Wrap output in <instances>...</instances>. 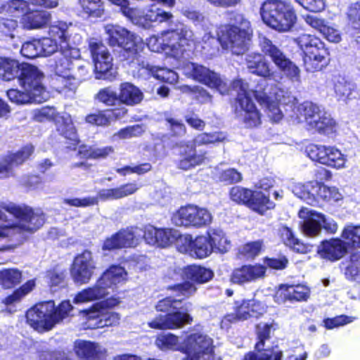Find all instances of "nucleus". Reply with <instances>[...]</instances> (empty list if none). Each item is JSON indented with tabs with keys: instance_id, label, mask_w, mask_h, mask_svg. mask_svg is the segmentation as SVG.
Instances as JSON below:
<instances>
[{
	"instance_id": "3c124183",
	"label": "nucleus",
	"mask_w": 360,
	"mask_h": 360,
	"mask_svg": "<svg viewBox=\"0 0 360 360\" xmlns=\"http://www.w3.org/2000/svg\"><path fill=\"white\" fill-rule=\"evenodd\" d=\"M280 235L283 243L297 252H304L306 248L294 236L291 229L286 226L280 229Z\"/></svg>"
},
{
	"instance_id": "4468645a",
	"label": "nucleus",
	"mask_w": 360,
	"mask_h": 360,
	"mask_svg": "<svg viewBox=\"0 0 360 360\" xmlns=\"http://www.w3.org/2000/svg\"><path fill=\"white\" fill-rule=\"evenodd\" d=\"M212 214L206 208L189 205L181 207L173 214L172 221L178 226L202 229L209 226L212 221Z\"/></svg>"
},
{
	"instance_id": "ea45409f",
	"label": "nucleus",
	"mask_w": 360,
	"mask_h": 360,
	"mask_svg": "<svg viewBox=\"0 0 360 360\" xmlns=\"http://www.w3.org/2000/svg\"><path fill=\"white\" fill-rule=\"evenodd\" d=\"M207 234L210 245H212V252L224 254L231 249V241L222 230L219 229H210Z\"/></svg>"
},
{
	"instance_id": "603ef678",
	"label": "nucleus",
	"mask_w": 360,
	"mask_h": 360,
	"mask_svg": "<svg viewBox=\"0 0 360 360\" xmlns=\"http://www.w3.org/2000/svg\"><path fill=\"white\" fill-rule=\"evenodd\" d=\"M114 152L112 146H105L103 148H93L86 146L79 147V155L86 158H104L109 154Z\"/></svg>"
},
{
	"instance_id": "5fc2aeb1",
	"label": "nucleus",
	"mask_w": 360,
	"mask_h": 360,
	"mask_svg": "<svg viewBox=\"0 0 360 360\" xmlns=\"http://www.w3.org/2000/svg\"><path fill=\"white\" fill-rule=\"evenodd\" d=\"M282 352L278 349L265 347L257 354L250 352L247 354L243 360H281Z\"/></svg>"
},
{
	"instance_id": "774afa93",
	"label": "nucleus",
	"mask_w": 360,
	"mask_h": 360,
	"mask_svg": "<svg viewBox=\"0 0 360 360\" xmlns=\"http://www.w3.org/2000/svg\"><path fill=\"white\" fill-rule=\"evenodd\" d=\"M21 54L27 58H34L41 56L39 39L24 43L20 50Z\"/></svg>"
},
{
	"instance_id": "a878e982",
	"label": "nucleus",
	"mask_w": 360,
	"mask_h": 360,
	"mask_svg": "<svg viewBox=\"0 0 360 360\" xmlns=\"http://www.w3.org/2000/svg\"><path fill=\"white\" fill-rule=\"evenodd\" d=\"M142 236V229L136 226L128 227L107 238L103 243V249L111 250L122 248L136 247L140 243Z\"/></svg>"
},
{
	"instance_id": "b1692460",
	"label": "nucleus",
	"mask_w": 360,
	"mask_h": 360,
	"mask_svg": "<svg viewBox=\"0 0 360 360\" xmlns=\"http://www.w3.org/2000/svg\"><path fill=\"white\" fill-rule=\"evenodd\" d=\"M96 268L91 252L84 250L74 259L70 274L73 281L79 285L88 283Z\"/></svg>"
},
{
	"instance_id": "f8f14e48",
	"label": "nucleus",
	"mask_w": 360,
	"mask_h": 360,
	"mask_svg": "<svg viewBox=\"0 0 360 360\" xmlns=\"http://www.w3.org/2000/svg\"><path fill=\"white\" fill-rule=\"evenodd\" d=\"M182 360H216L213 352V340L205 333L193 329L183 340Z\"/></svg>"
},
{
	"instance_id": "2eb2a0df",
	"label": "nucleus",
	"mask_w": 360,
	"mask_h": 360,
	"mask_svg": "<svg viewBox=\"0 0 360 360\" xmlns=\"http://www.w3.org/2000/svg\"><path fill=\"white\" fill-rule=\"evenodd\" d=\"M140 188L141 186L134 181L117 188L100 190L97 197L65 199L64 202L70 206L85 207L98 204V199L107 201L127 197L135 193Z\"/></svg>"
},
{
	"instance_id": "49530a36",
	"label": "nucleus",
	"mask_w": 360,
	"mask_h": 360,
	"mask_svg": "<svg viewBox=\"0 0 360 360\" xmlns=\"http://www.w3.org/2000/svg\"><path fill=\"white\" fill-rule=\"evenodd\" d=\"M29 8L28 3L25 0H11L0 5V13H6L15 18H22Z\"/></svg>"
},
{
	"instance_id": "58836bf2",
	"label": "nucleus",
	"mask_w": 360,
	"mask_h": 360,
	"mask_svg": "<svg viewBox=\"0 0 360 360\" xmlns=\"http://www.w3.org/2000/svg\"><path fill=\"white\" fill-rule=\"evenodd\" d=\"M333 89L338 101L347 102L353 98L355 84L340 75L333 79Z\"/></svg>"
},
{
	"instance_id": "9b49d317",
	"label": "nucleus",
	"mask_w": 360,
	"mask_h": 360,
	"mask_svg": "<svg viewBox=\"0 0 360 360\" xmlns=\"http://www.w3.org/2000/svg\"><path fill=\"white\" fill-rule=\"evenodd\" d=\"M299 115L304 117L310 129L320 134H331L335 132L337 123L331 115L316 103L305 101L297 106Z\"/></svg>"
},
{
	"instance_id": "8fccbe9b",
	"label": "nucleus",
	"mask_w": 360,
	"mask_h": 360,
	"mask_svg": "<svg viewBox=\"0 0 360 360\" xmlns=\"http://www.w3.org/2000/svg\"><path fill=\"white\" fill-rule=\"evenodd\" d=\"M22 272L18 269H5L0 271V285L11 288L21 282Z\"/></svg>"
},
{
	"instance_id": "473e14b6",
	"label": "nucleus",
	"mask_w": 360,
	"mask_h": 360,
	"mask_svg": "<svg viewBox=\"0 0 360 360\" xmlns=\"http://www.w3.org/2000/svg\"><path fill=\"white\" fill-rule=\"evenodd\" d=\"M316 42L313 47L304 56L303 62L307 72H314L322 68V63L325 62L327 53L324 43L321 40Z\"/></svg>"
},
{
	"instance_id": "c03bdc74",
	"label": "nucleus",
	"mask_w": 360,
	"mask_h": 360,
	"mask_svg": "<svg viewBox=\"0 0 360 360\" xmlns=\"http://www.w3.org/2000/svg\"><path fill=\"white\" fill-rule=\"evenodd\" d=\"M248 206L253 211L264 214L267 210L273 209L275 205L262 192L253 191Z\"/></svg>"
},
{
	"instance_id": "f3484780",
	"label": "nucleus",
	"mask_w": 360,
	"mask_h": 360,
	"mask_svg": "<svg viewBox=\"0 0 360 360\" xmlns=\"http://www.w3.org/2000/svg\"><path fill=\"white\" fill-rule=\"evenodd\" d=\"M259 45L263 53L269 56L276 66L293 82H300L301 71L298 66L292 62L283 52L273 44L266 37H259Z\"/></svg>"
},
{
	"instance_id": "052dcab7",
	"label": "nucleus",
	"mask_w": 360,
	"mask_h": 360,
	"mask_svg": "<svg viewBox=\"0 0 360 360\" xmlns=\"http://www.w3.org/2000/svg\"><path fill=\"white\" fill-rule=\"evenodd\" d=\"M252 193L253 191L250 189L240 186H233L230 190L229 195L233 201L248 205Z\"/></svg>"
},
{
	"instance_id": "69168bd1",
	"label": "nucleus",
	"mask_w": 360,
	"mask_h": 360,
	"mask_svg": "<svg viewBox=\"0 0 360 360\" xmlns=\"http://www.w3.org/2000/svg\"><path fill=\"white\" fill-rule=\"evenodd\" d=\"M143 131V127L139 124L128 127L114 134L112 140L116 141L120 139H130L141 135Z\"/></svg>"
},
{
	"instance_id": "7c9ffc66",
	"label": "nucleus",
	"mask_w": 360,
	"mask_h": 360,
	"mask_svg": "<svg viewBox=\"0 0 360 360\" xmlns=\"http://www.w3.org/2000/svg\"><path fill=\"white\" fill-rule=\"evenodd\" d=\"M265 273L266 268L262 265H243L233 271L231 280L234 283L243 285L263 278Z\"/></svg>"
},
{
	"instance_id": "e2e57ef3",
	"label": "nucleus",
	"mask_w": 360,
	"mask_h": 360,
	"mask_svg": "<svg viewBox=\"0 0 360 360\" xmlns=\"http://www.w3.org/2000/svg\"><path fill=\"white\" fill-rule=\"evenodd\" d=\"M181 299H174L170 297L160 300L156 304V309L160 311L172 312L174 310L182 309Z\"/></svg>"
},
{
	"instance_id": "aec40b11",
	"label": "nucleus",
	"mask_w": 360,
	"mask_h": 360,
	"mask_svg": "<svg viewBox=\"0 0 360 360\" xmlns=\"http://www.w3.org/2000/svg\"><path fill=\"white\" fill-rule=\"evenodd\" d=\"M207 133L198 134L193 141L181 142L180 154L182 158L179 162V167L181 169L188 170L202 164L206 159V152L196 153L195 148L204 145H208Z\"/></svg>"
},
{
	"instance_id": "4c0bfd02",
	"label": "nucleus",
	"mask_w": 360,
	"mask_h": 360,
	"mask_svg": "<svg viewBox=\"0 0 360 360\" xmlns=\"http://www.w3.org/2000/svg\"><path fill=\"white\" fill-rule=\"evenodd\" d=\"M255 98L261 105L266 108L268 117L274 122H278L282 120L283 115L280 109L278 103V96H276V100H273L266 91L259 92V94H255Z\"/></svg>"
},
{
	"instance_id": "f03ea898",
	"label": "nucleus",
	"mask_w": 360,
	"mask_h": 360,
	"mask_svg": "<svg viewBox=\"0 0 360 360\" xmlns=\"http://www.w3.org/2000/svg\"><path fill=\"white\" fill-rule=\"evenodd\" d=\"M148 49L153 52H165L167 55L179 60L188 55L198 43L193 30L185 25H180L174 30L162 31L147 39Z\"/></svg>"
},
{
	"instance_id": "e433bc0d",
	"label": "nucleus",
	"mask_w": 360,
	"mask_h": 360,
	"mask_svg": "<svg viewBox=\"0 0 360 360\" xmlns=\"http://www.w3.org/2000/svg\"><path fill=\"white\" fill-rule=\"evenodd\" d=\"M28 63L20 64L18 61L8 58L0 57V78L10 81L20 77L24 65Z\"/></svg>"
},
{
	"instance_id": "6e6d98bb",
	"label": "nucleus",
	"mask_w": 360,
	"mask_h": 360,
	"mask_svg": "<svg viewBox=\"0 0 360 360\" xmlns=\"http://www.w3.org/2000/svg\"><path fill=\"white\" fill-rule=\"evenodd\" d=\"M348 17L352 23V36L360 44V3L352 5L348 12Z\"/></svg>"
},
{
	"instance_id": "37998d69",
	"label": "nucleus",
	"mask_w": 360,
	"mask_h": 360,
	"mask_svg": "<svg viewBox=\"0 0 360 360\" xmlns=\"http://www.w3.org/2000/svg\"><path fill=\"white\" fill-rule=\"evenodd\" d=\"M56 122L58 131L64 136L65 138L72 141L73 145L77 144L79 142L78 136L70 115L63 114L57 117Z\"/></svg>"
},
{
	"instance_id": "412c9836",
	"label": "nucleus",
	"mask_w": 360,
	"mask_h": 360,
	"mask_svg": "<svg viewBox=\"0 0 360 360\" xmlns=\"http://www.w3.org/2000/svg\"><path fill=\"white\" fill-rule=\"evenodd\" d=\"M235 313L226 314L221 321V328L228 329L231 324L238 321H245L251 317L258 318L265 312L264 305L254 300L237 301L235 303Z\"/></svg>"
},
{
	"instance_id": "338daca9",
	"label": "nucleus",
	"mask_w": 360,
	"mask_h": 360,
	"mask_svg": "<svg viewBox=\"0 0 360 360\" xmlns=\"http://www.w3.org/2000/svg\"><path fill=\"white\" fill-rule=\"evenodd\" d=\"M349 245L360 247V226H347L342 233Z\"/></svg>"
},
{
	"instance_id": "9d476101",
	"label": "nucleus",
	"mask_w": 360,
	"mask_h": 360,
	"mask_svg": "<svg viewBox=\"0 0 360 360\" xmlns=\"http://www.w3.org/2000/svg\"><path fill=\"white\" fill-rule=\"evenodd\" d=\"M106 40L112 47H117L123 52V58L133 60L142 48V39L136 34L117 25L108 24L104 27Z\"/></svg>"
},
{
	"instance_id": "cd10ccee",
	"label": "nucleus",
	"mask_w": 360,
	"mask_h": 360,
	"mask_svg": "<svg viewBox=\"0 0 360 360\" xmlns=\"http://www.w3.org/2000/svg\"><path fill=\"white\" fill-rule=\"evenodd\" d=\"M89 46L94 62L95 71L101 75L96 77L101 79V75L112 68V57L104 44L97 39H91Z\"/></svg>"
},
{
	"instance_id": "423d86ee",
	"label": "nucleus",
	"mask_w": 360,
	"mask_h": 360,
	"mask_svg": "<svg viewBox=\"0 0 360 360\" xmlns=\"http://www.w3.org/2000/svg\"><path fill=\"white\" fill-rule=\"evenodd\" d=\"M262 21L271 29L280 32L290 31L297 21L292 6L285 0H266L260 8Z\"/></svg>"
},
{
	"instance_id": "72a5a7b5",
	"label": "nucleus",
	"mask_w": 360,
	"mask_h": 360,
	"mask_svg": "<svg viewBox=\"0 0 360 360\" xmlns=\"http://www.w3.org/2000/svg\"><path fill=\"white\" fill-rule=\"evenodd\" d=\"M245 61L250 72L265 78L275 79L276 72L271 71L269 63L262 54L249 53L246 56Z\"/></svg>"
},
{
	"instance_id": "864d4df0",
	"label": "nucleus",
	"mask_w": 360,
	"mask_h": 360,
	"mask_svg": "<svg viewBox=\"0 0 360 360\" xmlns=\"http://www.w3.org/2000/svg\"><path fill=\"white\" fill-rule=\"evenodd\" d=\"M274 329L273 323H259L256 326V333L258 341L255 344V349L260 352L266 347L265 342L270 338L271 333Z\"/></svg>"
},
{
	"instance_id": "c85d7f7f",
	"label": "nucleus",
	"mask_w": 360,
	"mask_h": 360,
	"mask_svg": "<svg viewBox=\"0 0 360 360\" xmlns=\"http://www.w3.org/2000/svg\"><path fill=\"white\" fill-rule=\"evenodd\" d=\"M80 56L79 50L76 47L60 49V53L56 57L54 65V71L56 78L67 77L72 75V71L75 64L72 60L77 59Z\"/></svg>"
},
{
	"instance_id": "a19ab883",
	"label": "nucleus",
	"mask_w": 360,
	"mask_h": 360,
	"mask_svg": "<svg viewBox=\"0 0 360 360\" xmlns=\"http://www.w3.org/2000/svg\"><path fill=\"white\" fill-rule=\"evenodd\" d=\"M120 90V101L126 105H134L139 103L143 99V93L131 83L122 84Z\"/></svg>"
},
{
	"instance_id": "bb28decb",
	"label": "nucleus",
	"mask_w": 360,
	"mask_h": 360,
	"mask_svg": "<svg viewBox=\"0 0 360 360\" xmlns=\"http://www.w3.org/2000/svg\"><path fill=\"white\" fill-rule=\"evenodd\" d=\"M182 236L178 230L174 229H158L150 225L145 228L143 238L148 244L162 248L176 243L179 250V240Z\"/></svg>"
},
{
	"instance_id": "20e7f679",
	"label": "nucleus",
	"mask_w": 360,
	"mask_h": 360,
	"mask_svg": "<svg viewBox=\"0 0 360 360\" xmlns=\"http://www.w3.org/2000/svg\"><path fill=\"white\" fill-rule=\"evenodd\" d=\"M234 21L236 25L219 26L217 36L222 49L240 55L248 49L252 30L250 22L243 15L236 14Z\"/></svg>"
},
{
	"instance_id": "0e129e2a",
	"label": "nucleus",
	"mask_w": 360,
	"mask_h": 360,
	"mask_svg": "<svg viewBox=\"0 0 360 360\" xmlns=\"http://www.w3.org/2000/svg\"><path fill=\"white\" fill-rule=\"evenodd\" d=\"M287 292L290 294V300L306 301L309 297L310 290L304 285H288Z\"/></svg>"
},
{
	"instance_id": "680f3d73",
	"label": "nucleus",
	"mask_w": 360,
	"mask_h": 360,
	"mask_svg": "<svg viewBox=\"0 0 360 360\" xmlns=\"http://www.w3.org/2000/svg\"><path fill=\"white\" fill-rule=\"evenodd\" d=\"M96 98L108 106H113L120 101L117 92L110 87L101 89L96 94Z\"/></svg>"
},
{
	"instance_id": "dca6fc26",
	"label": "nucleus",
	"mask_w": 360,
	"mask_h": 360,
	"mask_svg": "<svg viewBox=\"0 0 360 360\" xmlns=\"http://www.w3.org/2000/svg\"><path fill=\"white\" fill-rule=\"evenodd\" d=\"M298 216L301 219L302 231L307 236H318L322 227L330 233H335L338 230V224L333 219L312 210L303 207L299 211Z\"/></svg>"
},
{
	"instance_id": "f704fd0d",
	"label": "nucleus",
	"mask_w": 360,
	"mask_h": 360,
	"mask_svg": "<svg viewBox=\"0 0 360 360\" xmlns=\"http://www.w3.org/2000/svg\"><path fill=\"white\" fill-rule=\"evenodd\" d=\"M74 350L78 357L84 360H99L105 352L98 343L82 340L75 342Z\"/></svg>"
},
{
	"instance_id": "bf43d9fd",
	"label": "nucleus",
	"mask_w": 360,
	"mask_h": 360,
	"mask_svg": "<svg viewBox=\"0 0 360 360\" xmlns=\"http://www.w3.org/2000/svg\"><path fill=\"white\" fill-rule=\"evenodd\" d=\"M83 11L94 17H101L104 11L101 0H79Z\"/></svg>"
},
{
	"instance_id": "a211bd4d",
	"label": "nucleus",
	"mask_w": 360,
	"mask_h": 360,
	"mask_svg": "<svg viewBox=\"0 0 360 360\" xmlns=\"http://www.w3.org/2000/svg\"><path fill=\"white\" fill-rule=\"evenodd\" d=\"M305 152L312 161L321 165L337 169L346 167L347 157L335 146L310 144L306 147Z\"/></svg>"
},
{
	"instance_id": "4d7b16f0",
	"label": "nucleus",
	"mask_w": 360,
	"mask_h": 360,
	"mask_svg": "<svg viewBox=\"0 0 360 360\" xmlns=\"http://www.w3.org/2000/svg\"><path fill=\"white\" fill-rule=\"evenodd\" d=\"M345 276L352 281H360V251L353 253L345 271Z\"/></svg>"
},
{
	"instance_id": "ddd939ff",
	"label": "nucleus",
	"mask_w": 360,
	"mask_h": 360,
	"mask_svg": "<svg viewBox=\"0 0 360 360\" xmlns=\"http://www.w3.org/2000/svg\"><path fill=\"white\" fill-rule=\"evenodd\" d=\"M292 192L297 198L309 205H314L317 198L335 202L342 199V195L335 187H328L317 181L306 184L295 183L290 186Z\"/></svg>"
},
{
	"instance_id": "0eeeda50",
	"label": "nucleus",
	"mask_w": 360,
	"mask_h": 360,
	"mask_svg": "<svg viewBox=\"0 0 360 360\" xmlns=\"http://www.w3.org/2000/svg\"><path fill=\"white\" fill-rule=\"evenodd\" d=\"M120 300L110 297L96 302L90 308L80 311L84 329H95L117 325L120 319L119 314L109 309L117 306Z\"/></svg>"
},
{
	"instance_id": "39448f33",
	"label": "nucleus",
	"mask_w": 360,
	"mask_h": 360,
	"mask_svg": "<svg viewBox=\"0 0 360 360\" xmlns=\"http://www.w3.org/2000/svg\"><path fill=\"white\" fill-rule=\"evenodd\" d=\"M127 281V272L120 265H112L97 280L95 285L77 292L73 298L75 304H86L101 300L109 294L108 289L114 290Z\"/></svg>"
},
{
	"instance_id": "6ab92c4d",
	"label": "nucleus",
	"mask_w": 360,
	"mask_h": 360,
	"mask_svg": "<svg viewBox=\"0 0 360 360\" xmlns=\"http://www.w3.org/2000/svg\"><path fill=\"white\" fill-rule=\"evenodd\" d=\"M184 72L188 77L216 89L221 95L229 94L231 90L226 81L203 65L193 63H187L184 67Z\"/></svg>"
},
{
	"instance_id": "6e6552de",
	"label": "nucleus",
	"mask_w": 360,
	"mask_h": 360,
	"mask_svg": "<svg viewBox=\"0 0 360 360\" xmlns=\"http://www.w3.org/2000/svg\"><path fill=\"white\" fill-rule=\"evenodd\" d=\"M232 89L238 93L235 113L238 120L248 128L260 125L261 116L252 101V96L255 97V94H259V91L250 90L248 84L242 79L233 81Z\"/></svg>"
},
{
	"instance_id": "c756f323",
	"label": "nucleus",
	"mask_w": 360,
	"mask_h": 360,
	"mask_svg": "<svg viewBox=\"0 0 360 360\" xmlns=\"http://www.w3.org/2000/svg\"><path fill=\"white\" fill-rule=\"evenodd\" d=\"M72 23L68 24L63 21H57L53 22L50 27L49 34L53 39H56L60 44V49L75 47L73 45L79 44L82 41V37L79 34L74 37L73 44L70 42V28Z\"/></svg>"
},
{
	"instance_id": "4be33fe9",
	"label": "nucleus",
	"mask_w": 360,
	"mask_h": 360,
	"mask_svg": "<svg viewBox=\"0 0 360 360\" xmlns=\"http://www.w3.org/2000/svg\"><path fill=\"white\" fill-rule=\"evenodd\" d=\"M53 312L54 302L38 303L27 311L26 314L27 323L39 332L51 330L55 326Z\"/></svg>"
},
{
	"instance_id": "f257e3e1",
	"label": "nucleus",
	"mask_w": 360,
	"mask_h": 360,
	"mask_svg": "<svg viewBox=\"0 0 360 360\" xmlns=\"http://www.w3.org/2000/svg\"><path fill=\"white\" fill-rule=\"evenodd\" d=\"M0 207V239L15 237L22 240L26 233H34L44 223L41 212L25 205L3 202Z\"/></svg>"
},
{
	"instance_id": "2f4dec72",
	"label": "nucleus",
	"mask_w": 360,
	"mask_h": 360,
	"mask_svg": "<svg viewBox=\"0 0 360 360\" xmlns=\"http://www.w3.org/2000/svg\"><path fill=\"white\" fill-rule=\"evenodd\" d=\"M346 243L340 238L326 240L319 247L318 252L326 259L334 262L339 260L347 253Z\"/></svg>"
},
{
	"instance_id": "09e8293b",
	"label": "nucleus",
	"mask_w": 360,
	"mask_h": 360,
	"mask_svg": "<svg viewBox=\"0 0 360 360\" xmlns=\"http://www.w3.org/2000/svg\"><path fill=\"white\" fill-rule=\"evenodd\" d=\"M34 148L31 144H27L15 153H11L5 155L13 169L22 165L32 155Z\"/></svg>"
},
{
	"instance_id": "de8ad7c7",
	"label": "nucleus",
	"mask_w": 360,
	"mask_h": 360,
	"mask_svg": "<svg viewBox=\"0 0 360 360\" xmlns=\"http://www.w3.org/2000/svg\"><path fill=\"white\" fill-rule=\"evenodd\" d=\"M185 275L187 278L193 281L203 283L209 281L212 278L213 272L205 267L192 265L186 269Z\"/></svg>"
},
{
	"instance_id": "79ce46f5",
	"label": "nucleus",
	"mask_w": 360,
	"mask_h": 360,
	"mask_svg": "<svg viewBox=\"0 0 360 360\" xmlns=\"http://www.w3.org/2000/svg\"><path fill=\"white\" fill-rule=\"evenodd\" d=\"M155 344L162 351H179L183 353V341L172 333H162L157 336Z\"/></svg>"
},
{
	"instance_id": "a18cd8bd",
	"label": "nucleus",
	"mask_w": 360,
	"mask_h": 360,
	"mask_svg": "<svg viewBox=\"0 0 360 360\" xmlns=\"http://www.w3.org/2000/svg\"><path fill=\"white\" fill-rule=\"evenodd\" d=\"M143 70L147 71L148 74L151 75L153 77L162 82L169 84H174L178 80V75L172 70L153 66L147 64L143 67Z\"/></svg>"
},
{
	"instance_id": "393cba45",
	"label": "nucleus",
	"mask_w": 360,
	"mask_h": 360,
	"mask_svg": "<svg viewBox=\"0 0 360 360\" xmlns=\"http://www.w3.org/2000/svg\"><path fill=\"white\" fill-rule=\"evenodd\" d=\"M187 304L183 305L182 309L174 310L165 316L160 315L148 323L151 328L158 330H174L182 328L184 325L191 323L192 317L187 313Z\"/></svg>"
},
{
	"instance_id": "7ed1b4c3",
	"label": "nucleus",
	"mask_w": 360,
	"mask_h": 360,
	"mask_svg": "<svg viewBox=\"0 0 360 360\" xmlns=\"http://www.w3.org/2000/svg\"><path fill=\"white\" fill-rule=\"evenodd\" d=\"M43 78L44 75L38 68L32 65H24L22 75L19 77L22 90L9 89L7 91L9 100L19 105L46 101L48 93L42 84Z\"/></svg>"
},
{
	"instance_id": "13d9d810",
	"label": "nucleus",
	"mask_w": 360,
	"mask_h": 360,
	"mask_svg": "<svg viewBox=\"0 0 360 360\" xmlns=\"http://www.w3.org/2000/svg\"><path fill=\"white\" fill-rule=\"evenodd\" d=\"M35 286L34 280H30L22 285L20 288L17 289L14 292L8 296L4 300L6 304H12L16 302L20 301L26 295L30 292Z\"/></svg>"
},
{
	"instance_id": "1a4fd4ad",
	"label": "nucleus",
	"mask_w": 360,
	"mask_h": 360,
	"mask_svg": "<svg viewBox=\"0 0 360 360\" xmlns=\"http://www.w3.org/2000/svg\"><path fill=\"white\" fill-rule=\"evenodd\" d=\"M109 1L118 6L122 13L133 24L145 30L153 27L154 23L167 22L173 18L172 13L160 8H150L145 12L137 8H131L127 0Z\"/></svg>"
},
{
	"instance_id": "5701e85b",
	"label": "nucleus",
	"mask_w": 360,
	"mask_h": 360,
	"mask_svg": "<svg viewBox=\"0 0 360 360\" xmlns=\"http://www.w3.org/2000/svg\"><path fill=\"white\" fill-rule=\"evenodd\" d=\"M210 242L208 235H200L193 238L191 235L184 234L179 240V252L192 257L203 259L212 252Z\"/></svg>"
},
{
	"instance_id": "c9c22d12",
	"label": "nucleus",
	"mask_w": 360,
	"mask_h": 360,
	"mask_svg": "<svg viewBox=\"0 0 360 360\" xmlns=\"http://www.w3.org/2000/svg\"><path fill=\"white\" fill-rule=\"evenodd\" d=\"M51 20V13L46 11L31 10L23 15L20 22L27 30L41 29Z\"/></svg>"
}]
</instances>
